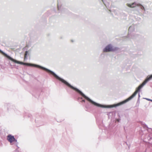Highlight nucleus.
Returning a JSON list of instances; mask_svg holds the SVG:
<instances>
[{
  "label": "nucleus",
  "instance_id": "nucleus-9",
  "mask_svg": "<svg viewBox=\"0 0 152 152\" xmlns=\"http://www.w3.org/2000/svg\"><path fill=\"white\" fill-rule=\"evenodd\" d=\"M146 99L148 100V101H151V99Z\"/></svg>",
  "mask_w": 152,
  "mask_h": 152
},
{
  "label": "nucleus",
  "instance_id": "nucleus-11",
  "mask_svg": "<svg viewBox=\"0 0 152 152\" xmlns=\"http://www.w3.org/2000/svg\"><path fill=\"white\" fill-rule=\"evenodd\" d=\"M83 102H85V101H84V100H83Z\"/></svg>",
  "mask_w": 152,
  "mask_h": 152
},
{
  "label": "nucleus",
  "instance_id": "nucleus-13",
  "mask_svg": "<svg viewBox=\"0 0 152 152\" xmlns=\"http://www.w3.org/2000/svg\"><path fill=\"white\" fill-rule=\"evenodd\" d=\"M151 101L152 102V100H151Z\"/></svg>",
  "mask_w": 152,
  "mask_h": 152
},
{
  "label": "nucleus",
  "instance_id": "nucleus-4",
  "mask_svg": "<svg viewBox=\"0 0 152 152\" xmlns=\"http://www.w3.org/2000/svg\"><path fill=\"white\" fill-rule=\"evenodd\" d=\"M137 5H138V4H137V3L136 2H134L132 4H127V5L130 7H136V6Z\"/></svg>",
  "mask_w": 152,
  "mask_h": 152
},
{
  "label": "nucleus",
  "instance_id": "nucleus-1",
  "mask_svg": "<svg viewBox=\"0 0 152 152\" xmlns=\"http://www.w3.org/2000/svg\"><path fill=\"white\" fill-rule=\"evenodd\" d=\"M0 53H1L2 54H3L4 56H5L8 59L14 62L15 63L21 64H23L25 65H26L28 66H31V64L27 63H24L22 62L19 61H18L16 60H15L11 57L8 55L7 54L5 53L3 51L0 50Z\"/></svg>",
  "mask_w": 152,
  "mask_h": 152
},
{
  "label": "nucleus",
  "instance_id": "nucleus-8",
  "mask_svg": "<svg viewBox=\"0 0 152 152\" xmlns=\"http://www.w3.org/2000/svg\"><path fill=\"white\" fill-rule=\"evenodd\" d=\"M120 119H116V121H118V122H119V121H120Z\"/></svg>",
  "mask_w": 152,
  "mask_h": 152
},
{
  "label": "nucleus",
  "instance_id": "nucleus-6",
  "mask_svg": "<svg viewBox=\"0 0 152 152\" xmlns=\"http://www.w3.org/2000/svg\"><path fill=\"white\" fill-rule=\"evenodd\" d=\"M28 52L27 51H26L25 55V58H26V56L27 55Z\"/></svg>",
  "mask_w": 152,
  "mask_h": 152
},
{
  "label": "nucleus",
  "instance_id": "nucleus-12",
  "mask_svg": "<svg viewBox=\"0 0 152 152\" xmlns=\"http://www.w3.org/2000/svg\"><path fill=\"white\" fill-rule=\"evenodd\" d=\"M131 28V27H130L129 28V29H130Z\"/></svg>",
  "mask_w": 152,
  "mask_h": 152
},
{
  "label": "nucleus",
  "instance_id": "nucleus-2",
  "mask_svg": "<svg viewBox=\"0 0 152 152\" xmlns=\"http://www.w3.org/2000/svg\"><path fill=\"white\" fill-rule=\"evenodd\" d=\"M115 50V48L112 45L109 44L107 45L103 50V52H109L114 51Z\"/></svg>",
  "mask_w": 152,
  "mask_h": 152
},
{
  "label": "nucleus",
  "instance_id": "nucleus-7",
  "mask_svg": "<svg viewBox=\"0 0 152 152\" xmlns=\"http://www.w3.org/2000/svg\"><path fill=\"white\" fill-rule=\"evenodd\" d=\"M140 5L141 6V9H142V10H145V9H144V7L142 5Z\"/></svg>",
  "mask_w": 152,
  "mask_h": 152
},
{
  "label": "nucleus",
  "instance_id": "nucleus-5",
  "mask_svg": "<svg viewBox=\"0 0 152 152\" xmlns=\"http://www.w3.org/2000/svg\"><path fill=\"white\" fill-rule=\"evenodd\" d=\"M58 10L59 11V12H61L63 11V10H61V7L60 6V5L59 4H58Z\"/></svg>",
  "mask_w": 152,
  "mask_h": 152
},
{
  "label": "nucleus",
  "instance_id": "nucleus-3",
  "mask_svg": "<svg viewBox=\"0 0 152 152\" xmlns=\"http://www.w3.org/2000/svg\"><path fill=\"white\" fill-rule=\"evenodd\" d=\"M7 140L10 142L11 145H12L14 142H17V140L14 138V136L11 134L8 135L7 137Z\"/></svg>",
  "mask_w": 152,
  "mask_h": 152
},
{
  "label": "nucleus",
  "instance_id": "nucleus-10",
  "mask_svg": "<svg viewBox=\"0 0 152 152\" xmlns=\"http://www.w3.org/2000/svg\"><path fill=\"white\" fill-rule=\"evenodd\" d=\"M102 0V1L103 2H104V0Z\"/></svg>",
  "mask_w": 152,
  "mask_h": 152
}]
</instances>
